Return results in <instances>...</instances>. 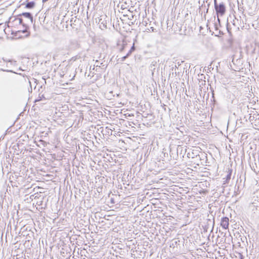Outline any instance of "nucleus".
Segmentation results:
<instances>
[{"label":"nucleus","mask_w":259,"mask_h":259,"mask_svg":"<svg viewBox=\"0 0 259 259\" xmlns=\"http://www.w3.org/2000/svg\"><path fill=\"white\" fill-rule=\"evenodd\" d=\"M19 23L22 24L23 26L25 27L24 30H19L16 32V36H18L19 38L21 37L22 36L20 35V33H25L27 32V29L28 28V26L27 24L25 23H24L23 22V19L22 18H19Z\"/></svg>","instance_id":"obj_1"},{"label":"nucleus","mask_w":259,"mask_h":259,"mask_svg":"<svg viewBox=\"0 0 259 259\" xmlns=\"http://www.w3.org/2000/svg\"><path fill=\"white\" fill-rule=\"evenodd\" d=\"M215 9L218 14L222 16L225 12V7L223 4H220L219 6L215 2Z\"/></svg>","instance_id":"obj_2"},{"label":"nucleus","mask_w":259,"mask_h":259,"mask_svg":"<svg viewBox=\"0 0 259 259\" xmlns=\"http://www.w3.org/2000/svg\"><path fill=\"white\" fill-rule=\"evenodd\" d=\"M229 220L228 218H227V217L223 218L221 220V226H222V227L225 229H228L229 224Z\"/></svg>","instance_id":"obj_3"},{"label":"nucleus","mask_w":259,"mask_h":259,"mask_svg":"<svg viewBox=\"0 0 259 259\" xmlns=\"http://www.w3.org/2000/svg\"><path fill=\"white\" fill-rule=\"evenodd\" d=\"M127 47V44L125 41H122L118 44V49L120 51H123Z\"/></svg>","instance_id":"obj_4"},{"label":"nucleus","mask_w":259,"mask_h":259,"mask_svg":"<svg viewBox=\"0 0 259 259\" xmlns=\"http://www.w3.org/2000/svg\"><path fill=\"white\" fill-rule=\"evenodd\" d=\"M20 16H23L25 18L29 20L31 22H32V16L30 13L24 12L20 14Z\"/></svg>","instance_id":"obj_5"},{"label":"nucleus","mask_w":259,"mask_h":259,"mask_svg":"<svg viewBox=\"0 0 259 259\" xmlns=\"http://www.w3.org/2000/svg\"><path fill=\"white\" fill-rule=\"evenodd\" d=\"M134 50H135V46H134V44H133L132 47L131 48L130 51L127 53V54L125 56H124L121 58V61H124L125 59L126 58H127L133 51H134Z\"/></svg>","instance_id":"obj_6"},{"label":"nucleus","mask_w":259,"mask_h":259,"mask_svg":"<svg viewBox=\"0 0 259 259\" xmlns=\"http://www.w3.org/2000/svg\"><path fill=\"white\" fill-rule=\"evenodd\" d=\"M26 239H27L25 241V245L29 246V245L32 246V241L30 240V236H29V234L26 235Z\"/></svg>","instance_id":"obj_7"},{"label":"nucleus","mask_w":259,"mask_h":259,"mask_svg":"<svg viewBox=\"0 0 259 259\" xmlns=\"http://www.w3.org/2000/svg\"><path fill=\"white\" fill-rule=\"evenodd\" d=\"M32 196V195H30L29 196V195H25V198L24 199V201L26 202V203H30L31 202V201L32 200L31 199V197Z\"/></svg>","instance_id":"obj_8"},{"label":"nucleus","mask_w":259,"mask_h":259,"mask_svg":"<svg viewBox=\"0 0 259 259\" xmlns=\"http://www.w3.org/2000/svg\"><path fill=\"white\" fill-rule=\"evenodd\" d=\"M231 173H232L231 170H229L228 174H227L226 178V180L224 181V183H227L228 182V181H229L230 180Z\"/></svg>","instance_id":"obj_9"},{"label":"nucleus","mask_w":259,"mask_h":259,"mask_svg":"<svg viewBox=\"0 0 259 259\" xmlns=\"http://www.w3.org/2000/svg\"><path fill=\"white\" fill-rule=\"evenodd\" d=\"M25 7L27 8H29V9L32 8V2H28L25 5Z\"/></svg>","instance_id":"obj_10"},{"label":"nucleus","mask_w":259,"mask_h":259,"mask_svg":"<svg viewBox=\"0 0 259 259\" xmlns=\"http://www.w3.org/2000/svg\"><path fill=\"white\" fill-rule=\"evenodd\" d=\"M26 253H27V254H28V253H30V252H31V249H30V248H28V249H26Z\"/></svg>","instance_id":"obj_11"},{"label":"nucleus","mask_w":259,"mask_h":259,"mask_svg":"<svg viewBox=\"0 0 259 259\" xmlns=\"http://www.w3.org/2000/svg\"><path fill=\"white\" fill-rule=\"evenodd\" d=\"M30 32H29L28 33H27L25 35V37H27L28 36L30 35Z\"/></svg>","instance_id":"obj_12"},{"label":"nucleus","mask_w":259,"mask_h":259,"mask_svg":"<svg viewBox=\"0 0 259 259\" xmlns=\"http://www.w3.org/2000/svg\"><path fill=\"white\" fill-rule=\"evenodd\" d=\"M29 82L30 87L31 89H32L31 84L30 81H29Z\"/></svg>","instance_id":"obj_13"},{"label":"nucleus","mask_w":259,"mask_h":259,"mask_svg":"<svg viewBox=\"0 0 259 259\" xmlns=\"http://www.w3.org/2000/svg\"><path fill=\"white\" fill-rule=\"evenodd\" d=\"M48 0H42V2L43 3H45L47 1H48Z\"/></svg>","instance_id":"obj_14"},{"label":"nucleus","mask_w":259,"mask_h":259,"mask_svg":"<svg viewBox=\"0 0 259 259\" xmlns=\"http://www.w3.org/2000/svg\"><path fill=\"white\" fill-rule=\"evenodd\" d=\"M38 101V100H35L34 101V102H37Z\"/></svg>","instance_id":"obj_15"},{"label":"nucleus","mask_w":259,"mask_h":259,"mask_svg":"<svg viewBox=\"0 0 259 259\" xmlns=\"http://www.w3.org/2000/svg\"><path fill=\"white\" fill-rule=\"evenodd\" d=\"M36 209H39V208H38V207H37V206H36Z\"/></svg>","instance_id":"obj_16"},{"label":"nucleus","mask_w":259,"mask_h":259,"mask_svg":"<svg viewBox=\"0 0 259 259\" xmlns=\"http://www.w3.org/2000/svg\"><path fill=\"white\" fill-rule=\"evenodd\" d=\"M2 24H0V26H1Z\"/></svg>","instance_id":"obj_17"}]
</instances>
